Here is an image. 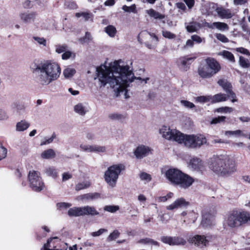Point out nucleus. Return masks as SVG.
I'll return each mask as SVG.
<instances>
[{
	"label": "nucleus",
	"mask_w": 250,
	"mask_h": 250,
	"mask_svg": "<svg viewBox=\"0 0 250 250\" xmlns=\"http://www.w3.org/2000/svg\"><path fill=\"white\" fill-rule=\"evenodd\" d=\"M121 60L115 61L108 66L103 65L97 68V78L94 79L98 80L100 87L108 84L115 92L119 93L129 87L134 79L140 81L141 83H147L148 78L142 79L134 77L132 68L128 65H121Z\"/></svg>",
	"instance_id": "1"
},
{
	"label": "nucleus",
	"mask_w": 250,
	"mask_h": 250,
	"mask_svg": "<svg viewBox=\"0 0 250 250\" xmlns=\"http://www.w3.org/2000/svg\"><path fill=\"white\" fill-rule=\"evenodd\" d=\"M37 81L42 85H48L60 76L61 69L55 62L46 61L32 67Z\"/></svg>",
	"instance_id": "2"
},
{
	"label": "nucleus",
	"mask_w": 250,
	"mask_h": 250,
	"mask_svg": "<svg viewBox=\"0 0 250 250\" xmlns=\"http://www.w3.org/2000/svg\"><path fill=\"white\" fill-rule=\"evenodd\" d=\"M208 165L210 170L219 176L229 177L236 171L234 162L227 155H213L209 159Z\"/></svg>",
	"instance_id": "3"
},
{
	"label": "nucleus",
	"mask_w": 250,
	"mask_h": 250,
	"mask_svg": "<svg viewBox=\"0 0 250 250\" xmlns=\"http://www.w3.org/2000/svg\"><path fill=\"white\" fill-rule=\"evenodd\" d=\"M165 175L172 185L183 189L188 188L194 182L192 177L176 168L168 169Z\"/></svg>",
	"instance_id": "4"
},
{
	"label": "nucleus",
	"mask_w": 250,
	"mask_h": 250,
	"mask_svg": "<svg viewBox=\"0 0 250 250\" xmlns=\"http://www.w3.org/2000/svg\"><path fill=\"white\" fill-rule=\"evenodd\" d=\"M179 137L178 143L189 148H198L203 145H208L207 138L202 134L185 135L181 133Z\"/></svg>",
	"instance_id": "5"
},
{
	"label": "nucleus",
	"mask_w": 250,
	"mask_h": 250,
	"mask_svg": "<svg viewBox=\"0 0 250 250\" xmlns=\"http://www.w3.org/2000/svg\"><path fill=\"white\" fill-rule=\"evenodd\" d=\"M250 221V212L246 211L233 210L229 213L225 223L230 228L240 227Z\"/></svg>",
	"instance_id": "6"
},
{
	"label": "nucleus",
	"mask_w": 250,
	"mask_h": 250,
	"mask_svg": "<svg viewBox=\"0 0 250 250\" xmlns=\"http://www.w3.org/2000/svg\"><path fill=\"white\" fill-rule=\"evenodd\" d=\"M125 169L124 165L119 164L109 167L104 172V180L111 188L116 186L117 180L121 171Z\"/></svg>",
	"instance_id": "7"
},
{
	"label": "nucleus",
	"mask_w": 250,
	"mask_h": 250,
	"mask_svg": "<svg viewBox=\"0 0 250 250\" xmlns=\"http://www.w3.org/2000/svg\"><path fill=\"white\" fill-rule=\"evenodd\" d=\"M28 178L30 186L33 190L40 191L43 189L44 184L39 172L35 170L30 171Z\"/></svg>",
	"instance_id": "8"
},
{
	"label": "nucleus",
	"mask_w": 250,
	"mask_h": 250,
	"mask_svg": "<svg viewBox=\"0 0 250 250\" xmlns=\"http://www.w3.org/2000/svg\"><path fill=\"white\" fill-rule=\"evenodd\" d=\"M160 133L164 138L168 140H173L178 142V139L180 137L181 133L175 129L164 126L160 129Z\"/></svg>",
	"instance_id": "9"
},
{
	"label": "nucleus",
	"mask_w": 250,
	"mask_h": 250,
	"mask_svg": "<svg viewBox=\"0 0 250 250\" xmlns=\"http://www.w3.org/2000/svg\"><path fill=\"white\" fill-rule=\"evenodd\" d=\"M210 239V236L195 235L190 237L188 239V241L198 247L203 248L207 247L208 245Z\"/></svg>",
	"instance_id": "10"
},
{
	"label": "nucleus",
	"mask_w": 250,
	"mask_h": 250,
	"mask_svg": "<svg viewBox=\"0 0 250 250\" xmlns=\"http://www.w3.org/2000/svg\"><path fill=\"white\" fill-rule=\"evenodd\" d=\"M218 84L222 87L224 91L228 94V97L231 100L232 103L237 101L236 96L234 92L232 91V85L231 83L227 80L220 79L218 81Z\"/></svg>",
	"instance_id": "11"
},
{
	"label": "nucleus",
	"mask_w": 250,
	"mask_h": 250,
	"mask_svg": "<svg viewBox=\"0 0 250 250\" xmlns=\"http://www.w3.org/2000/svg\"><path fill=\"white\" fill-rule=\"evenodd\" d=\"M189 205V202L184 198L180 197L176 199L172 203L166 206V209L168 210H173L179 208H187Z\"/></svg>",
	"instance_id": "12"
},
{
	"label": "nucleus",
	"mask_w": 250,
	"mask_h": 250,
	"mask_svg": "<svg viewBox=\"0 0 250 250\" xmlns=\"http://www.w3.org/2000/svg\"><path fill=\"white\" fill-rule=\"evenodd\" d=\"M152 149L146 146H138L134 151V155L137 159H142L152 153Z\"/></svg>",
	"instance_id": "13"
},
{
	"label": "nucleus",
	"mask_w": 250,
	"mask_h": 250,
	"mask_svg": "<svg viewBox=\"0 0 250 250\" xmlns=\"http://www.w3.org/2000/svg\"><path fill=\"white\" fill-rule=\"evenodd\" d=\"M204 26L209 29H214L216 28L222 31H227L229 29V27L227 23L220 21H216L212 23L205 22Z\"/></svg>",
	"instance_id": "14"
},
{
	"label": "nucleus",
	"mask_w": 250,
	"mask_h": 250,
	"mask_svg": "<svg viewBox=\"0 0 250 250\" xmlns=\"http://www.w3.org/2000/svg\"><path fill=\"white\" fill-rule=\"evenodd\" d=\"M206 65L212 73L214 75L218 72L221 66L219 63L214 59L208 58L206 60Z\"/></svg>",
	"instance_id": "15"
},
{
	"label": "nucleus",
	"mask_w": 250,
	"mask_h": 250,
	"mask_svg": "<svg viewBox=\"0 0 250 250\" xmlns=\"http://www.w3.org/2000/svg\"><path fill=\"white\" fill-rule=\"evenodd\" d=\"M37 13L34 12L21 13L19 16L21 20L24 23L28 24L33 22L36 17Z\"/></svg>",
	"instance_id": "16"
},
{
	"label": "nucleus",
	"mask_w": 250,
	"mask_h": 250,
	"mask_svg": "<svg viewBox=\"0 0 250 250\" xmlns=\"http://www.w3.org/2000/svg\"><path fill=\"white\" fill-rule=\"evenodd\" d=\"M218 5L215 3L208 2L203 6V13L206 16H212L214 11L216 12Z\"/></svg>",
	"instance_id": "17"
},
{
	"label": "nucleus",
	"mask_w": 250,
	"mask_h": 250,
	"mask_svg": "<svg viewBox=\"0 0 250 250\" xmlns=\"http://www.w3.org/2000/svg\"><path fill=\"white\" fill-rule=\"evenodd\" d=\"M190 168L194 170H201L204 168V164L202 161L198 158H193L189 163Z\"/></svg>",
	"instance_id": "18"
},
{
	"label": "nucleus",
	"mask_w": 250,
	"mask_h": 250,
	"mask_svg": "<svg viewBox=\"0 0 250 250\" xmlns=\"http://www.w3.org/2000/svg\"><path fill=\"white\" fill-rule=\"evenodd\" d=\"M213 217L212 214L204 210L202 212V220L201 224L203 227H207L212 224Z\"/></svg>",
	"instance_id": "19"
},
{
	"label": "nucleus",
	"mask_w": 250,
	"mask_h": 250,
	"mask_svg": "<svg viewBox=\"0 0 250 250\" xmlns=\"http://www.w3.org/2000/svg\"><path fill=\"white\" fill-rule=\"evenodd\" d=\"M217 15L221 19H230L232 17L231 11L223 7L218 6L216 9Z\"/></svg>",
	"instance_id": "20"
},
{
	"label": "nucleus",
	"mask_w": 250,
	"mask_h": 250,
	"mask_svg": "<svg viewBox=\"0 0 250 250\" xmlns=\"http://www.w3.org/2000/svg\"><path fill=\"white\" fill-rule=\"evenodd\" d=\"M198 74L202 78H209L211 77L214 75L210 71L209 68H208L207 65L200 67L198 69Z\"/></svg>",
	"instance_id": "21"
},
{
	"label": "nucleus",
	"mask_w": 250,
	"mask_h": 250,
	"mask_svg": "<svg viewBox=\"0 0 250 250\" xmlns=\"http://www.w3.org/2000/svg\"><path fill=\"white\" fill-rule=\"evenodd\" d=\"M74 111L81 116L84 115L88 111L87 106L82 103H78L74 106Z\"/></svg>",
	"instance_id": "22"
},
{
	"label": "nucleus",
	"mask_w": 250,
	"mask_h": 250,
	"mask_svg": "<svg viewBox=\"0 0 250 250\" xmlns=\"http://www.w3.org/2000/svg\"><path fill=\"white\" fill-rule=\"evenodd\" d=\"M54 240H58V238L57 237H53L50 238L48 240L46 243L44 244L43 248L42 250L43 249V250H65L62 249H58L57 248L56 246L54 245V242L53 241Z\"/></svg>",
	"instance_id": "23"
},
{
	"label": "nucleus",
	"mask_w": 250,
	"mask_h": 250,
	"mask_svg": "<svg viewBox=\"0 0 250 250\" xmlns=\"http://www.w3.org/2000/svg\"><path fill=\"white\" fill-rule=\"evenodd\" d=\"M82 210L83 216L86 215L94 216L99 214V212L97 211L93 207L88 206H84L82 207Z\"/></svg>",
	"instance_id": "24"
},
{
	"label": "nucleus",
	"mask_w": 250,
	"mask_h": 250,
	"mask_svg": "<svg viewBox=\"0 0 250 250\" xmlns=\"http://www.w3.org/2000/svg\"><path fill=\"white\" fill-rule=\"evenodd\" d=\"M30 124L28 121L22 120L17 123L16 129L17 131H23L26 130L30 126Z\"/></svg>",
	"instance_id": "25"
},
{
	"label": "nucleus",
	"mask_w": 250,
	"mask_h": 250,
	"mask_svg": "<svg viewBox=\"0 0 250 250\" xmlns=\"http://www.w3.org/2000/svg\"><path fill=\"white\" fill-rule=\"evenodd\" d=\"M228 99V94L227 95L221 93L215 94L213 97L211 96L212 103H219L227 101Z\"/></svg>",
	"instance_id": "26"
},
{
	"label": "nucleus",
	"mask_w": 250,
	"mask_h": 250,
	"mask_svg": "<svg viewBox=\"0 0 250 250\" xmlns=\"http://www.w3.org/2000/svg\"><path fill=\"white\" fill-rule=\"evenodd\" d=\"M41 157L44 159H53L56 157V153L53 149H48L42 152Z\"/></svg>",
	"instance_id": "27"
},
{
	"label": "nucleus",
	"mask_w": 250,
	"mask_h": 250,
	"mask_svg": "<svg viewBox=\"0 0 250 250\" xmlns=\"http://www.w3.org/2000/svg\"><path fill=\"white\" fill-rule=\"evenodd\" d=\"M82 210V207L70 208L68 211V215L70 217L83 216Z\"/></svg>",
	"instance_id": "28"
},
{
	"label": "nucleus",
	"mask_w": 250,
	"mask_h": 250,
	"mask_svg": "<svg viewBox=\"0 0 250 250\" xmlns=\"http://www.w3.org/2000/svg\"><path fill=\"white\" fill-rule=\"evenodd\" d=\"M104 31L111 38L115 37L117 32L116 27L112 25H108L105 27Z\"/></svg>",
	"instance_id": "29"
},
{
	"label": "nucleus",
	"mask_w": 250,
	"mask_h": 250,
	"mask_svg": "<svg viewBox=\"0 0 250 250\" xmlns=\"http://www.w3.org/2000/svg\"><path fill=\"white\" fill-rule=\"evenodd\" d=\"M195 57H183L180 59L181 64L184 66V70H187L188 66L189 65L191 62H192Z\"/></svg>",
	"instance_id": "30"
},
{
	"label": "nucleus",
	"mask_w": 250,
	"mask_h": 250,
	"mask_svg": "<svg viewBox=\"0 0 250 250\" xmlns=\"http://www.w3.org/2000/svg\"><path fill=\"white\" fill-rule=\"evenodd\" d=\"M91 184V182L89 181H84L76 184L75 189L76 191L84 189L90 187Z\"/></svg>",
	"instance_id": "31"
},
{
	"label": "nucleus",
	"mask_w": 250,
	"mask_h": 250,
	"mask_svg": "<svg viewBox=\"0 0 250 250\" xmlns=\"http://www.w3.org/2000/svg\"><path fill=\"white\" fill-rule=\"evenodd\" d=\"M44 173L48 176L56 178L57 176V170L53 167H47L44 170Z\"/></svg>",
	"instance_id": "32"
},
{
	"label": "nucleus",
	"mask_w": 250,
	"mask_h": 250,
	"mask_svg": "<svg viewBox=\"0 0 250 250\" xmlns=\"http://www.w3.org/2000/svg\"><path fill=\"white\" fill-rule=\"evenodd\" d=\"M146 12L150 17L154 18L155 19H163L165 18L164 15L160 14L153 9L147 10L146 11Z\"/></svg>",
	"instance_id": "33"
},
{
	"label": "nucleus",
	"mask_w": 250,
	"mask_h": 250,
	"mask_svg": "<svg viewBox=\"0 0 250 250\" xmlns=\"http://www.w3.org/2000/svg\"><path fill=\"white\" fill-rule=\"evenodd\" d=\"M148 36H150L152 38H154L156 40V41H158V38L156 36V35L154 34H150L149 33H148L147 31H142L139 35H138V41L140 42H142L143 41V38L144 37H147Z\"/></svg>",
	"instance_id": "34"
},
{
	"label": "nucleus",
	"mask_w": 250,
	"mask_h": 250,
	"mask_svg": "<svg viewBox=\"0 0 250 250\" xmlns=\"http://www.w3.org/2000/svg\"><path fill=\"white\" fill-rule=\"evenodd\" d=\"M186 241L183 238L178 236H172L171 246L185 245Z\"/></svg>",
	"instance_id": "35"
},
{
	"label": "nucleus",
	"mask_w": 250,
	"mask_h": 250,
	"mask_svg": "<svg viewBox=\"0 0 250 250\" xmlns=\"http://www.w3.org/2000/svg\"><path fill=\"white\" fill-rule=\"evenodd\" d=\"M226 136H242L247 137V135L244 134L241 130H237L235 131H226L225 132Z\"/></svg>",
	"instance_id": "36"
},
{
	"label": "nucleus",
	"mask_w": 250,
	"mask_h": 250,
	"mask_svg": "<svg viewBox=\"0 0 250 250\" xmlns=\"http://www.w3.org/2000/svg\"><path fill=\"white\" fill-rule=\"evenodd\" d=\"M106 151V147L104 146L93 145L92 146L91 152L104 153Z\"/></svg>",
	"instance_id": "37"
},
{
	"label": "nucleus",
	"mask_w": 250,
	"mask_h": 250,
	"mask_svg": "<svg viewBox=\"0 0 250 250\" xmlns=\"http://www.w3.org/2000/svg\"><path fill=\"white\" fill-rule=\"evenodd\" d=\"M199 28L200 24L196 22H191L186 27V29L188 32H196Z\"/></svg>",
	"instance_id": "38"
},
{
	"label": "nucleus",
	"mask_w": 250,
	"mask_h": 250,
	"mask_svg": "<svg viewBox=\"0 0 250 250\" xmlns=\"http://www.w3.org/2000/svg\"><path fill=\"white\" fill-rule=\"evenodd\" d=\"M138 243H141V244L150 245H154V246H159L158 242H157V241H156L152 239L149 238H146L144 239H140L138 241Z\"/></svg>",
	"instance_id": "39"
},
{
	"label": "nucleus",
	"mask_w": 250,
	"mask_h": 250,
	"mask_svg": "<svg viewBox=\"0 0 250 250\" xmlns=\"http://www.w3.org/2000/svg\"><path fill=\"white\" fill-rule=\"evenodd\" d=\"M100 197V194L97 192L85 194V199L86 201H93L99 199Z\"/></svg>",
	"instance_id": "40"
},
{
	"label": "nucleus",
	"mask_w": 250,
	"mask_h": 250,
	"mask_svg": "<svg viewBox=\"0 0 250 250\" xmlns=\"http://www.w3.org/2000/svg\"><path fill=\"white\" fill-rule=\"evenodd\" d=\"M239 65L243 68H250V62L248 59L244 58V57L240 56L239 60Z\"/></svg>",
	"instance_id": "41"
},
{
	"label": "nucleus",
	"mask_w": 250,
	"mask_h": 250,
	"mask_svg": "<svg viewBox=\"0 0 250 250\" xmlns=\"http://www.w3.org/2000/svg\"><path fill=\"white\" fill-rule=\"evenodd\" d=\"M223 57L232 62H235V58L233 55L229 51L224 50L221 53Z\"/></svg>",
	"instance_id": "42"
},
{
	"label": "nucleus",
	"mask_w": 250,
	"mask_h": 250,
	"mask_svg": "<svg viewBox=\"0 0 250 250\" xmlns=\"http://www.w3.org/2000/svg\"><path fill=\"white\" fill-rule=\"evenodd\" d=\"M76 73L74 68L71 67H67L63 71V74L65 78H68L72 77Z\"/></svg>",
	"instance_id": "43"
},
{
	"label": "nucleus",
	"mask_w": 250,
	"mask_h": 250,
	"mask_svg": "<svg viewBox=\"0 0 250 250\" xmlns=\"http://www.w3.org/2000/svg\"><path fill=\"white\" fill-rule=\"evenodd\" d=\"M122 9L128 13H137V10L136 9V6L135 4H133L131 5L130 6H128L127 5H123L122 7Z\"/></svg>",
	"instance_id": "44"
},
{
	"label": "nucleus",
	"mask_w": 250,
	"mask_h": 250,
	"mask_svg": "<svg viewBox=\"0 0 250 250\" xmlns=\"http://www.w3.org/2000/svg\"><path fill=\"white\" fill-rule=\"evenodd\" d=\"M180 104L181 106L187 109H192L195 106L193 103L185 100H182L180 101Z\"/></svg>",
	"instance_id": "45"
},
{
	"label": "nucleus",
	"mask_w": 250,
	"mask_h": 250,
	"mask_svg": "<svg viewBox=\"0 0 250 250\" xmlns=\"http://www.w3.org/2000/svg\"><path fill=\"white\" fill-rule=\"evenodd\" d=\"M76 17L79 18L83 17L85 21L92 19L93 18V14L88 12H80L76 13Z\"/></svg>",
	"instance_id": "46"
},
{
	"label": "nucleus",
	"mask_w": 250,
	"mask_h": 250,
	"mask_svg": "<svg viewBox=\"0 0 250 250\" xmlns=\"http://www.w3.org/2000/svg\"><path fill=\"white\" fill-rule=\"evenodd\" d=\"M120 233L118 230H114L112 233H111L106 238L107 242H110L115 240L116 239L119 237Z\"/></svg>",
	"instance_id": "47"
},
{
	"label": "nucleus",
	"mask_w": 250,
	"mask_h": 250,
	"mask_svg": "<svg viewBox=\"0 0 250 250\" xmlns=\"http://www.w3.org/2000/svg\"><path fill=\"white\" fill-rule=\"evenodd\" d=\"M211 101V96H201L196 98V101L199 103H205Z\"/></svg>",
	"instance_id": "48"
},
{
	"label": "nucleus",
	"mask_w": 250,
	"mask_h": 250,
	"mask_svg": "<svg viewBox=\"0 0 250 250\" xmlns=\"http://www.w3.org/2000/svg\"><path fill=\"white\" fill-rule=\"evenodd\" d=\"M226 117L224 116H218L213 118L210 122V125H216L221 123L225 122Z\"/></svg>",
	"instance_id": "49"
},
{
	"label": "nucleus",
	"mask_w": 250,
	"mask_h": 250,
	"mask_svg": "<svg viewBox=\"0 0 250 250\" xmlns=\"http://www.w3.org/2000/svg\"><path fill=\"white\" fill-rule=\"evenodd\" d=\"M139 176L142 181H144L146 183L151 180V176L149 174L145 172L140 173Z\"/></svg>",
	"instance_id": "50"
},
{
	"label": "nucleus",
	"mask_w": 250,
	"mask_h": 250,
	"mask_svg": "<svg viewBox=\"0 0 250 250\" xmlns=\"http://www.w3.org/2000/svg\"><path fill=\"white\" fill-rule=\"evenodd\" d=\"M197 214L193 211L188 212V223H194L197 218Z\"/></svg>",
	"instance_id": "51"
},
{
	"label": "nucleus",
	"mask_w": 250,
	"mask_h": 250,
	"mask_svg": "<svg viewBox=\"0 0 250 250\" xmlns=\"http://www.w3.org/2000/svg\"><path fill=\"white\" fill-rule=\"evenodd\" d=\"M33 39L40 45H42L43 46H46V41L44 38L33 36Z\"/></svg>",
	"instance_id": "52"
},
{
	"label": "nucleus",
	"mask_w": 250,
	"mask_h": 250,
	"mask_svg": "<svg viewBox=\"0 0 250 250\" xmlns=\"http://www.w3.org/2000/svg\"><path fill=\"white\" fill-rule=\"evenodd\" d=\"M12 107L18 112H20V111H22L25 109L24 105L19 102L14 103L12 104Z\"/></svg>",
	"instance_id": "53"
},
{
	"label": "nucleus",
	"mask_w": 250,
	"mask_h": 250,
	"mask_svg": "<svg viewBox=\"0 0 250 250\" xmlns=\"http://www.w3.org/2000/svg\"><path fill=\"white\" fill-rule=\"evenodd\" d=\"M233 111V108L232 107H229L228 106L222 107L218 108H217L215 110L216 112H220V113H231Z\"/></svg>",
	"instance_id": "54"
},
{
	"label": "nucleus",
	"mask_w": 250,
	"mask_h": 250,
	"mask_svg": "<svg viewBox=\"0 0 250 250\" xmlns=\"http://www.w3.org/2000/svg\"><path fill=\"white\" fill-rule=\"evenodd\" d=\"M160 240L163 243L171 246L172 236H163L161 237Z\"/></svg>",
	"instance_id": "55"
},
{
	"label": "nucleus",
	"mask_w": 250,
	"mask_h": 250,
	"mask_svg": "<svg viewBox=\"0 0 250 250\" xmlns=\"http://www.w3.org/2000/svg\"><path fill=\"white\" fill-rule=\"evenodd\" d=\"M215 36L217 40L222 42L227 43L229 42V40L227 37L222 34L216 33Z\"/></svg>",
	"instance_id": "56"
},
{
	"label": "nucleus",
	"mask_w": 250,
	"mask_h": 250,
	"mask_svg": "<svg viewBox=\"0 0 250 250\" xmlns=\"http://www.w3.org/2000/svg\"><path fill=\"white\" fill-rule=\"evenodd\" d=\"M119 207L118 206H106L104 207L105 211L110 212H115L119 210Z\"/></svg>",
	"instance_id": "57"
},
{
	"label": "nucleus",
	"mask_w": 250,
	"mask_h": 250,
	"mask_svg": "<svg viewBox=\"0 0 250 250\" xmlns=\"http://www.w3.org/2000/svg\"><path fill=\"white\" fill-rule=\"evenodd\" d=\"M162 35L165 38L168 39H173L176 38V35L174 34L167 30H163Z\"/></svg>",
	"instance_id": "58"
},
{
	"label": "nucleus",
	"mask_w": 250,
	"mask_h": 250,
	"mask_svg": "<svg viewBox=\"0 0 250 250\" xmlns=\"http://www.w3.org/2000/svg\"><path fill=\"white\" fill-rule=\"evenodd\" d=\"M9 118V115L4 110L0 108V120L5 121Z\"/></svg>",
	"instance_id": "59"
},
{
	"label": "nucleus",
	"mask_w": 250,
	"mask_h": 250,
	"mask_svg": "<svg viewBox=\"0 0 250 250\" xmlns=\"http://www.w3.org/2000/svg\"><path fill=\"white\" fill-rule=\"evenodd\" d=\"M56 134L54 133H53L51 137L48 139H45L44 141L42 142L41 143V146L46 145L51 143L53 141L54 139L56 138Z\"/></svg>",
	"instance_id": "60"
},
{
	"label": "nucleus",
	"mask_w": 250,
	"mask_h": 250,
	"mask_svg": "<svg viewBox=\"0 0 250 250\" xmlns=\"http://www.w3.org/2000/svg\"><path fill=\"white\" fill-rule=\"evenodd\" d=\"M92 146V145H81L80 147V148L83 151L88 152H91Z\"/></svg>",
	"instance_id": "61"
},
{
	"label": "nucleus",
	"mask_w": 250,
	"mask_h": 250,
	"mask_svg": "<svg viewBox=\"0 0 250 250\" xmlns=\"http://www.w3.org/2000/svg\"><path fill=\"white\" fill-rule=\"evenodd\" d=\"M7 149L2 146L0 145V160L6 156Z\"/></svg>",
	"instance_id": "62"
},
{
	"label": "nucleus",
	"mask_w": 250,
	"mask_h": 250,
	"mask_svg": "<svg viewBox=\"0 0 250 250\" xmlns=\"http://www.w3.org/2000/svg\"><path fill=\"white\" fill-rule=\"evenodd\" d=\"M67 46L65 45H57L56 46V51L58 53H61L64 52Z\"/></svg>",
	"instance_id": "63"
},
{
	"label": "nucleus",
	"mask_w": 250,
	"mask_h": 250,
	"mask_svg": "<svg viewBox=\"0 0 250 250\" xmlns=\"http://www.w3.org/2000/svg\"><path fill=\"white\" fill-rule=\"evenodd\" d=\"M109 117L111 119L118 120H122V119L124 118L123 115H122L120 114H118V113L111 114L109 115Z\"/></svg>",
	"instance_id": "64"
}]
</instances>
